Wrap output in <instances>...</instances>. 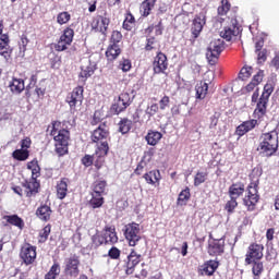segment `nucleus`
I'll list each match as a JSON object with an SVG mask.
<instances>
[{"instance_id": "1", "label": "nucleus", "mask_w": 279, "mask_h": 279, "mask_svg": "<svg viewBox=\"0 0 279 279\" xmlns=\"http://www.w3.org/2000/svg\"><path fill=\"white\" fill-rule=\"evenodd\" d=\"M276 88V83L274 81H268L264 85L262 95L259 94V88H256L252 95V104H256L253 111V117L262 123L263 119L267 116V106H269V97L274 94ZM259 97V98H258Z\"/></svg>"}, {"instance_id": "2", "label": "nucleus", "mask_w": 279, "mask_h": 279, "mask_svg": "<svg viewBox=\"0 0 279 279\" xmlns=\"http://www.w3.org/2000/svg\"><path fill=\"white\" fill-rule=\"evenodd\" d=\"M50 136H53L54 151L58 156H66L69 154V141H71V131L62 128V122L52 121L48 126Z\"/></svg>"}, {"instance_id": "3", "label": "nucleus", "mask_w": 279, "mask_h": 279, "mask_svg": "<svg viewBox=\"0 0 279 279\" xmlns=\"http://www.w3.org/2000/svg\"><path fill=\"white\" fill-rule=\"evenodd\" d=\"M279 138L276 131L262 133L257 151H260L267 158H271L278 151Z\"/></svg>"}, {"instance_id": "4", "label": "nucleus", "mask_w": 279, "mask_h": 279, "mask_svg": "<svg viewBox=\"0 0 279 279\" xmlns=\"http://www.w3.org/2000/svg\"><path fill=\"white\" fill-rule=\"evenodd\" d=\"M260 196L258 195V183L252 182L247 185L245 195L243 197V204L250 213L256 210V204Z\"/></svg>"}, {"instance_id": "5", "label": "nucleus", "mask_w": 279, "mask_h": 279, "mask_svg": "<svg viewBox=\"0 0 279 279\" xmlns=\"http://www.w3.org/2000/svg\"><path fill=\"white\" fill-rule=\"evenodd\" d=\"M226 49V46L223 44V40L221 39H214L209 43V46L207 47L206 58L208 60V63L211 65L217 64V61L219 60V57L221 56V52Z\"/></svg>"}, {"instance_id": "6", "label": "nucleus", "mask_w": 279, "mask_h": 279, "mask_svg": "<svg viewBox=\"0 0 279 279\" xmlns=\"http://www.w3.org/2000/svg\"><path fill=\"white\" fill-rule=\"evenodd\" d=\"M38 247L32 245L31 243H25L20 248V259L23 265L29 267V265H34L36 263V258L38 257Z\"/></svg>"}, {"instance_id": "7", "label": "nucleus", "mask_w": 279, "mask_h": 279, "mask_svg": "<svg viewBox=\"0 0 279 279\" xmlns=\"http://www.w3.org/2000/svg\"><path fill=\"white\" fill-rule=\"evenodd\" d=\"M124 238L126 239L130 247H136L141 241V225L131 222L124 226Z\"/></svg>"}, {"instance_id": "8", "label": "nucleus", "mask_w": 279, "mask_h": 279, "mask_svg": "<svg viewBox=\"0 0 279 279\" xmlns=\"http://www.w3.org/2000/svg\"><path fill=\"white\" fill-rule=\"evenodd\" d=\"M265 252V245L258 244L257 242H252L246 251L244 263L245 265H251L256 260H263Z\"/></svg>"}, {"instance_id": "9", "label": "nucleus", "mask_w": 279, "mask_h": 279, "mask_svg": "<svg viewBox=\"0 0 279 279\" xmlns=\"http://www.w3.org/2000/svg\"><path fill=\"white\" fill-rule=\"evenodd\" d=\"M241 32H243V28L239 24V20H236V17H232L230 23L220 32V36L223 38V40L230 43V40L236 38Z\"/></svg>"}, {"instance_id": "10", "label": "nucleus", "mask_w": 279, "mask_h": 279, "mask_svg": "<svg viewBox=\"0 0 279 279\" xmlns=\"http://www.w3.org/2000/svg\"><path fill=\"white\" fill-rule=\"evenodd\" d=\"M80 265H82L80 260V256L77 254H73L64 260V274L65 276H70V278H77L80 276Z\"/></svg>"}, {"instance_id": "11", "label": "nucleus", "mask_w": 279, "mask_h": 279, "mask_svg": "<svg viewBox=\"0 0 279 279\" xmlns=\"http://www.w3.org/2000/svg\"><path fill=\"white\" fill-rule=\"evenodd\" d=\"M66 104L70 106L72 112L77 111V106L84 101V87L77 86L71 93L68 94L65 98Z\"/></svg>"}, {"instance_id": "12", "label": "nucleus", "mask_w": 279, "mask_h": 279, "mask_svg": "<svg viewBox=\"0 0 279 279\" xmlns=\"http://www.w3.org/2000/svg\"><path fill=\"white\" fill-rule=\"evenodd\" d=\"M74 36H75V31H73L71 26H68L66 28H64L58 43L54 44V49L57 51H66L69 49V46H71V43H73Z\"/></svg>"}, {"instance_id": "13", "label": "nucleus", "mask_w": 279, "mask_h": 279, "mask_svg": "<svg viewBox=\"0 0 279 279\" xmlns=\"http://www.w3.org/2000/svg\"><path fill=\"white\" fill-rule=\"evenodd\" d=\"M143 256L136 253V248H131L130 254L126 256L124 260V271L126 276H132L134 271H136V266L141 264V259Z\"/></svg>"}, {"instance_id": "14", "label": "nucleus", "mask_w": 279, "mask_h": 279, "mask_svg": "<svg viewBox=\"0 0 279 279\" xmlns=\"http://www.w3.org/2000/svg\"><path fill=\"white\" fill-rule=\"evenodd\" d=\"M130 106H132V96L128 93H122L120 94L117 102L111 106V112H114V114H121V112H125Z\"/></svg>"}, {"instance_id": "15", "label": "nucleus", "mask_w": 279, "mask_h": 279, "mask_svg": "<svg viewBox=\"0 0 279 279\" xmlns=\"http://www.w3.org/2000/svg\"><path fill=\"white\" fill-rule=\"evenodd\" d=\"M109 26H110V17L106 13L104 15H97L92 21V29H94V32H99L104 36L108 34Z\"/></svg>"}, {"instance_id": "16", "label": "nucleus", "mask_w": 279, "mask_h": 279, "mask_svg": "<svg viewBox=\"0 0 279 279\" xmlns=\"http://www.w3.org/2000/svg\"><path fill=\"white\" fill-rule=\"evenodd\" d=\"M169 69V59H167V54L162 51H158L153 61V71L156 75H160V73H165Z\"/></svg>"}, {"instance_id": "17", "label": "nucleus", "mask_w": 279, "mask_h": 279, "mask_svg": "<svg viewBox=\"0 0 279 279\" xmlns=\"http://www.w3.org/2000/svg\"><path fill=\"white\" fill-rule=\"evenodd\" d=\"M204 25H206V12L202 11L196 14L194 20L192 21L191 34L192 38H199L202 31L204 29Z\"/></svg>"}, {"instance_id": "18", "label": "nucleus", "mask_w": 279, "mask_h": 279, "mask_svg": "<svg viewBox=\"0 0 279 279\" xmlns=\"http://www.w3.org/2000/svg\"><path fill=\"white\" fill-rule=\"evenodd\" d=\"M22 187L24 189L25 197L32 199V197H36L37 193H40V182L36 178H31V180H26L22 183Z\"/></svg>"}, {"instance_id": "19", "label": "nucleus", "mask_w": 279, "mask_h": 279, "mask_svg": "<svg viewBox=\"0 0 279 279\" xmlns=\"http://www.w3.org/2000/svg\"><path fill=\"white\" fill-rule=\"evenodd\" d=\"M226 252V240L213 239L208 242L207 253L209 256H221Z\"/></svg>"}, {"instance_id": "20", "label": "nucleus", "mask_w": 279, "mask_h": 279, "mask_svg": "<svg viewBox=\"0 0 279 279\" xmlns=\"http://www.w3.org/2000/svg\"><path fill=\"white\" fill-rule=\"evenodd\" d=\"M90 138L93 143H107L106 141L110 138V131H108L106 123L99 124V126L93 131Z\"/></svg>"}, {"instance_id": "21", "label": "nucleus", "mask_w": 279, "mask_h": 279, "mask_svg": "<svg viewBox=\"0 0 279 279\" xmlns=\"http://www.w3.org/2000/svg\"><path fill=\"white\" fill-rule=\"evenodd\" d=\"M108 151H110V146L108 145V142H102L96 150V155L98 157L94 162V166L98 171L99 169H101V167H104L106 162V156H108Z\"/></svg>"}, {"instance_id": "22", "label": "nucleus", "mask_w": 279, "mask_h": 279, "mask_svg": "<svg viewBox=\"0 0 279 279\" xmlns=\"http://www.w3.org/2000/svg\"><path fill=\"white\" fill-rule=\"evenodd\" d=\"M257 125H260V122L256 118L244 121L236 126L235 134L238 136H245L247 132H252V130H254V128H256Z\"/></svg>"}, {"instance_id": "23", "label": "nucleus", "mask_w": 279, "mask_h": 279, "mask_svg": "<svg viewBox=\"0 0 279 279\" xmlns=\"http://www.w3.org/2000/svg\"><path fill=\"white\" fill-rule=\"evenodd\" d=\"M154 154H156V150L154 148L148 149L144 153V156L142 157L141 161L137 163V167L134 169L135 175H143V172L145 169H147V160H151L154 158Z\"/></svg>"}, {"instance_id": "24", "label": "nucleus", "mask_w": 279, "mask_h": 279, "mask_svg": "<svg viewBox=\"0 0 279 279\" xmlns=\"http://www.w3.org/2000/svg\"><path fill=\"white\" fill-rule=\"evenodd\" d=\"M0 56L5 60L12 58V48H10V36L8 34L0 36Z\"/></svg>"}, {"instance_id": "25", "label": "nucleus", "mask_w": 279, "mask_h": 279, "mask_svg": "<svg viewBox=\"0 0 279 279\" xmlns=\"http://www.w3.org/2000/svg\"><path fill=\"white\" fill-rule=\"evenodd\" d=\"M102 236L105 239V245L119 243V236L117 235V229L114 227L106 226L102 230Z\"/></svg>"}, {"instance_id": "26", "label": "nucleus", "mask_w": 279, "mask_h": 279, "mask_svg": "<svg viewBox=\"0 0 279 279\" xmlns=\"http://www.w3.org/2000/svg\"><path fill=\"white\" fill-rule=\"evenodd\" d=\"M69 178H62L57 182L56 191L58 199H64L69 195Z\"/></svg>"}, {"instance_id": "27", "label": "nucleus", "mask_w": 279, "mask_h": 279, "mask_svg": "<svg viewBox=\"0 0 279 279\" xmlns=\"http://www.w3.org/2000/svg\"><path fill=\"white\" fill-rule=\"evenodd\" d=\"M146 184H150L151 186L156 185L160 186V180H162V175L160 174V170H150L143 175Z\"/></svg>"}, {"instance_id": "28", "label": "nucleus", "mask_w": 279, "mask_h": 279, "mask_svg": "<svg viewBox=\"0 0 279 279\" xmlns=\"http://www.w3.org/2000/svg\"><path fill=\"white\" fill-rule=\"evenodd\" d=\"M156 3H158V0H144L140 4V14L143 19H147L151 14V11L154 8H156Z\"/></svg>"}, {"instance_id": "29", "label": "nucleus", "mask_w": 279, "mask_h": 279, "mask_svg": "<svg viewBox=\"0 0 279 279\" xmlns=\"http://www.w3.org/2000/svg\"><path fill=\"white\" fill-rule=\"evenodd\" d=\"M245 193V184L243 182L232 183L229 186V196L231 199H239Z\"/></svg>"}, {"instance_id": "30", "label": "nucleus", "mask_w": 279, "mask_h": 279, "mask_svg": "<svg viewBox=\"0 0 279 279\" xmlns=\"http://www.w3.org/2000/svg\"><path fill=\"white\" fill-rule=\"evenodd\" d=\"M4 221L9 223V226H14V228H17V230H24L25 229V220L21 218L19 215H5L3 216Z\"/></svg>"}, {"instance_id": "31", "label": "nucleus", "mask_w": 279, "mask_h": 279, "mask_svg": "<svg viewBox=\"0 0 279 279\" xmlns=\"http://www.w3.org/2000/svg\"><path fill=\"white\" fill-rule=\"evenodd\" d=\"M51 207L47 204L40 205L36 210V217L40 219V221H51V215H52Z\"/></svg>"}, {"instance_id": "32", "label": "nucleus", "mask_w": 279, "mask_h": 279, "mask_svg": "<svg viewBox=\"0 0 279 279\" xmlns=\"http://www.w3.org/2000/svg\"><path fill=\"white\" fill-rule=\"evenodd\" d=\"M9 88L13 95H21L25 90V81L23 78L13 77L9 83Z\"/></svg>"}, {"instance_id": "33", "label": "nucleus", "mask_w": 279, "mask_h": 279, "mask_svg": "<svg viewBox=\"0 0 279 279\" xmlns=\"http://www.w3.org/2000/svg\"><path fill=\"white\" fill-rule=\"evenodd\" d=\"M122 52L121 46H116L112 44H109L107 47V50L105 52V56L109 62H114L117 58H119V54Z\"/></svg>"}, {"instance_id": "34", "label": "nucleus", "mask_w": 279, "mask_h": 279, "mask_svg": "<svg viewBox=\"0 0 279 279\" xmlns=\"http://www.w3.org/2000/svg\"><path fill=\"white\" fill-rule=\"evenodd\" d=\"M146 142L147 145H151L153 147H156L158 143L162 140V133L154 130H149L147 135H146Z\"/></svg>"}, {"instance_id": "35", "label": "nucleus", "mask_w": 279, "mask_h": 279, "mask_svg": "<svg viewBox=\"0 0 279 279\" xmlns=\"http://www.w3.org/2000/svg\"><path fill=\"white\" fill-rule=\"evenodd\" d=\"M135 26H136V17H134V14H132V12L128 11L125 13L122 27L125 29V32H132V29H134Z\"/></svg>"}, {"instance_id": "36", "label": "nucleus", "mask_w": 279, "mask_h": 279, "mask_svg": "<svg viewBox=\"0 0 279 279\" xmlns=\"http://www.w3.org/2000/svg\"><path fill=\"white\" fill-rule=\"evenodd\" d=\"M134 122L128 118H122L118 123V132L120 134H129L130 130H132Z\"/></svg>"}, {"instance_id": "37", "label": "nucleus", "mask_w": 279, "mask_h": 279, "mask_svg": "<svg viewBox=\"0 0 279 279\" xmlns=\"http://www.w3.org/2000/svg\"><path fill=\"white\" fill-rule=\"evenodd\" d=\"M217 269H219V262L213 259L208 260L203 266V271L206 276H213Z\"/></svg>"}, {"instance_id": "38", "label": "nucleus", "mask_w": 279, "mask_h": 279, "mask_svg": "<svg viewBox=\"0 0 279 279\" xmlns=\"http://www.w3.org/2000/svg\"><path fill=\"white\" fill-rule=\"evenodd\" d=\"M106 186H108V182L106 180L95 181L93 183V192L96 195H106Z\"/></svg>"}, {"instance_id": "39", "label": "nucleus", "mask_w": 279, "mask_h": 279, "mask_svg": "<svg viewBox=\"0 0 279 279\" xmlns=\"http://www.w3.org/2000/svg\"><path fill=\"white\" fill-rule=\"evenodd\" d=\"M189 199H191V189L185 187L183 191L180 192L177 204L178 206H186Z\"/></svg>"}, {"instance_id": "40", "label": "nucleus", "mask_w": 279, "mask_h": 279, "mask_svg": "<svg viewBox=\"0 0 279 279\" xmlns=\"http://www.w3.org/2000/svg\"><path fill=\"white\" fill-rule=\"evenodd\" d=\"M60 263L54 262L50 267L49 271L45 275L44 279H58V276H60Z\"/></svg>"}, {"instance_id": "41", "label": "nucleus", "mask_w": 279, "mask_h": 279, "mask_svg": "<svg viewBox=\"0 0 279 279\" xmlns=\"http://www.w3.org/2000/svg\"><path fill=\"white\" fill-rule=\"evenodd\" d=\"M89 205L92 206V208H101V206H104V195L92 192Z\"/></svg>"}, {"instance_id": "42", "label": "nucleus", "mask_w": 279, "mask_h": 279, "mask_svg": "<svg viewBox=\"0 0 279 279\" xmlns=\"http://www.w3.org/2000/svg\"><path fill=\"white\" fill-rule=\"evenodd\" d=\"M252 274L255 276V278H260L263 276V271H265V266L260 259L252 262Z\"/></svg>"}, {"instance_id": "43", "label": "nucleus", "mask_w": 279, "mask_h": 279, "mask_svg": "<svg viewBox=\"0 0 279 279\" xmlns=\"http://www.w3.org/2000/svg\"><path fill=\"white\" fill-rule=\"evenodd\" d=\"M12 156L14 160H19L20 162H23L27 160V158H29V151L28 149L20 148V149H15L12 153Z\"/></svg>"}, {"instance_id": "44", "label": "nucleus", "mask_w": 279, "mask_h": 279, "mask_svg": "<svg viewBox=\"0 0 279 279\" xmlns=\"http://www.w3.org/2000/svg\"><path fill=\"white\" fill-rule=\"evenodd\" d=\"M206 95H208V83L201 82L196 85V98L205 99Z\"/></svg>"}, {"instance_id": "45", "label": "nucleus", "mask_w": 279, "mask_h": 279, "mask_svg": "<svg viewBox=\"0 0 279 279\" xmlns=\"http://www.w3.org/2000/svg\"><path fill=\"white\" fill-rule=\"evenodd\" d=\"M118 69L122 71L123 73H128L132 71V61L130 59L122 58L118 62Z\"/></svg>"}, {"instance_id": "46", "label": "nucleus", "mask_w": 279, "mask_h": 279, "mask_svg": "<svg viewBox=\"0 0 279 279\" xmlns=\"http://www.w3.org/2000/svg\"><path fill=\"white\" fill-rule=\"evenodd\" d=\"M122 40L123 34L121 33V31H112L109 39V45L120 46L119 44L122 43Z\"/></svg>"}, {"instance_id": "47", "label": "nucleus", "mask_w": 279, "mask_h": 279, "mask_svg": "<svg viewBox=\"0 0 279 279\" xmlns=\"http://www.w3.org/2000/svg\"><path fill=\"white\" fill-rule=\"evenodd\" d=\"M49 234H51V225H47L40 230L38 235V243H46L47 239H49Z\"/></svg>"}, {"instance_id": "48", "label": "nucleus", "mask_w": 279, "mask_h": 279, "mask_svg": "<svg viewBox=\"0 0 279 279\" xmlns=\"http://www.w3.org/2000/svg\"><path fill=\"white\" fill-rule=\"evenodd\" d=\"M94 73H95V70L93 69V66L90 65L81 66V72L78 74V77H81V80H84V82H86V78L90 77Z\"/></svg>"}, {"instance_id": "49", "label": "nucleus", "mask_w": 279, "mask_h": 279, "mask_svg": "<svg viewBox=\"0 0 279 279\" xmlns=\"http://www.w3.org/2000/svg\"><path fill=\"white\" fill-rule=\"evenodd\" d=\"M71 21V13L63 11L57 15V23L59 25H66Z\"/></svg>"}, {"instance_id": "50", "label": "nucleus", "mask_w": 279, "mask_h": 279, "mask_svg": "<svg viewBox=\"0 0 279 279\" xmlns=\"http://www.w3.org/2000/svg\"><path fill=\"white\" fill-rule=\"evenodd\" d=\"M230 1L228 0H221V5L218 7V14L219 16H226V14H228V12H230Z\"/></svg>"}, {"instance_id": "51", "label": "nucleus", "mask_w": 279, "mask_h": 279, "mask_svg": "<svg viewBox=\"0 0 279 279\" xmlns=\"http://www.w3.org/2000/svg\"><path fill=\"white\" fill-rule=\"evenodd\" d=\"M208 180V172H198L194 177V186H199Z\"/></svg>"}, {"instance_id": "52", "label": "nucleus", "mask_w": 279, "mask_h": 279, "mask_svg": "<svg viewBox=\"0 0 279 279\" xmlns=\"http://www.w3.org/2000/svg\"><path fill=\"white\" fill-rule=\"evenodd\" d=\"M252 77V66H243L239 73V78L245 82Z\"/></svg>"}, {"instance_id": "53", "label": "nucleus", "mask_w": 279, "mask_h": 279, "mask_svg": "<svg viewBox=\"0 0 279 279\" xmlns=\"http://www.w3.org/2000/svg\"><path fill=\"white\" fill-rule=\"evenodd\" d=\"M50 66L51 69H60L62 66V57L53 53L50 58Z\"/></svg>"}, {"instance_id": "54", "label": "nucleus", "mask_w": 279, "mask_h": 279, "mask_svg": "<svg viewBox=\"0 0 279 279\" xmlns=\"http://www.w3.org/2000/svg\"><path fill=\"white\" fill-rule=\"evenodd\" d=\"M106 244V240L104 234H95L92 236V245L95 247H101V245Z\"/></svg>"}, {"instance_id": "55", "label": "nucleus", "mask_w": 279, "mask_h": 279, "mask_svg": "<svg viewBox=\"0 0 279 279\" xmlns=\"http://www.w3.org/2000/svg\"><path fill=\"white\" fill-rule=\"evenodd\" d=\"M104 121V111L102 110H96L94 112L93 119H92V125H99Z\"/></svg>"}, {"instance_id": "56", "label": "nucleus", "mask_w": 279, "mask_h": 279, "mask_svg": "<svg viewBox=\"0 0 279 279\" xmlns=\"http://www.w3.org/2000/svg\"><path fill=\"white\" fill-rule=\"evenodd\" d=\"M108 256L111 258V260H119V258H121V250H119L117 246H112L108 251Z\"/></svg>"}, {"instance_id": "57", "label": "nucleus", "mask_w": 279, "mask_h": 279, "mask_svg": "<svg viewBox=\"0 0 279 279\" xmlns=\"http://www.w3.org/2000/svg\"><path fill=\"white\" fill-rule=\"evenodd\" d=\"M158 110H160V107H158V104H153L146 108V114L149 119H151V117H155Z\"/></svg>"}, {"instance_id": "58", "label": "nucleus", "mask_w": 279, "mask_h": 279, "mask_svg": "<svg viewBox=\"0 0 279 279\" xmlns=\"http://www.w3.org/2000/svg\"><path fill=\"white\" fill-rule=\"evenodd\" d=\"M156 37H149L146 39V45L144 47L145 51H154L156 49Z\"/></svg>"}, {"instance_id": "59", "label": "nucleus", "mask_w": 279, "mask_h": 279, "mask_svg": "<svg viewBox=\"0 0 279 279\" xmlns=\"http://www.w3.org/2000/svg\"><path fill=\"white\" fill-rule=\"evenodd\" d=\"M220 117H221V113H219V112H215L210 117V123H209V129L210 130H215V128H217V125L219 124V118Z\"/></svg>"}, {"instance_id": "60", "label": "nucleus", "mask_w": 279, "mask_h": 279, "mask_svg": "<svg viewBox=\"0 0 279 279\" xmlns=\"http://www.w3.org/2000/svg\"><path fill=\"white\" fill-rule=\"evenodd\" d=\"M263 77H265V72L263 70H259L252 78V83L255 85H259L260 82H263Z\"/></svg>"}, {"instance_id": "61", "label": "nucleus", "mask_w": 279, "mask_h": 279, "mask_svg": "<svg viewBox=\"0 0 279 279\" xmlns=\"http://www.w3.org/2000/svg\"><path fill=\"white\" fill-rule=\"evenodd\" d=\"M169 104H171V98H169V96H163L159 100V109L160 110H167V108H169Z\"/></svg>"}, {"instance_id": "62", "label": "nucleus", "mask_w": 279, "mask_h": 279, "mask_svg": "<svg viewBox=\"0 0 279 279\" xmlns=\"http://www.w3.org/2000/svg\"><path fill=\"white\" fill-rule=\"evenodd\" d=\"M82 165H84V167H93V162H95V157L92 155H85L82 160H81Z\"/></svg>"}, {"instance_id": "63", "label": "nucleus", "mask_w": 279, "mask_h": 279, "mask_svg": "<svg viewBox=\"0 0 279 279\" xmlns=\"http://www.w3.org/2000/svg\"><path fill=\"white\" fill-rule=\"evenodd\" d=\"M239 206V203L236 202V198H231L227 204H226V210L229 213H234V208Z\"/></svg>"}, {"instance_id": "64", "label": "nucleus", "mask_w": 279, "mask_h": 279, "mask_svg": "<svg viewBox=\"0 0 279 279\" xmlns=\"http://www.w3.org/2000/svg\"><path fill=\"white\" fill-rule=\"evenodd\" d=\"M32 147V138L25 137L21 141V149H29Z\"/></svg>"}]
</instances>
